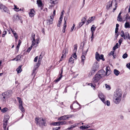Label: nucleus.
Wrapping results in <instances>:
<instances>
[{"label": "nucleus", "instance_id": "6", "mask_svg": "<svg viewBox=\"0 0 130 130\" xmlns=\"http://www.w3.org/2000/svg\"><path fill=\"white\" fill-rule=\"evenodd\" d=\"M96 74L102 78L105 75V72L104 70L102 69L99 71Z\"/></svg>", "mask_w": 130, "mask_h": 130}, {"label": "nucleus", "instance_id": "62", "mask_svg": "<svg viewBox=\"0 0 130 130\" xmlns=\"http://www.w3.org/2000/svg\"><path fill=\"white\" fill-rule=\"evenodd\" d=\"M73 57L75 59H76L77 58V55H76V53L75 52H74V53L73 55Z\"/></svg>", "mask_w": 130, "mask_h": 130}, {"label": "nucleus", "instance_id": "16", "mask_svg": "<svg viewBox=\"0 0 130 130\" xmlns=\"http://www.w3.org/2000/svg\"><path fill=\"white\" fill-rule=\"evenodd\" d=\"M35 12L34 10L33 9L30 10V11L29 13V14L30 17H34L35 14Z\"/></svg>", "mask_w": 130, "mask_h": 130}, {"label": "nucleus", "instance_id": "32", "mask_svg": "<svg viewBox=\"0 0 130 130\" xmlns=\"http://www.w3.org/2000/svg\"><path fill=\"white\" fill-rule=\"evenodd\" d=\"M21 42L20 40H19V42H18V45L17 46V51H18V50H19V48L20 46V44H21Z\"/></svg>", "mask_w": 130, "mask_h": 130}, {"label": "nucleus", "instance_id": "8", "mask_svg": "<svg viewBox=\"0 0 130 130\" xmlns=\"http://www.w3.org/2000/svg\"><path fill=\"white\" fill-rule=\"evenodd\" d=\"M121 36L125 39L128 38L130 40V33H122Z\"/></svg>", "mask_w": 130, "mask_h": 130}, {"label": "nucleus", "instance_id": "18", "mask_svg": "<svg viewBox=\"0 0 130 130\" xmlns=\"http://www.w3.org/2000/svg\"><path fill=\"white\" fill-rule=\"evenodd\" d=\"M110 70V68L109 67H106V72L105 73V75L108 76L109 75L111 72V71Z\"/></svg>", "mask_w": 130, "mask_h": 130}, {"label": "nucleus", "instance_id": "61", "mask_svg": "<svg viewBox=\"0 0 130 130\" xmlns=\"http://www.w3.org/2000/svg\"><path fill=\"white\" fill-rule=\"evenodd\" d=\"M114 53V51H111L110 52V53H109V55H113V56H113V54Z\"/></svg>", "mask_w": 130, "mask_h": 130}, {"label": "nucleus", "instance_id": "57", "mask_svg": "<svg viewBox=\"0 0 130 130\" xmlns=\"http://www.w3.org/2000/svg\"><path fill=\"white\" fill-rule=\"evenodd\" d=\"M93 35H94L93 33H92V35L91 37V41L92 42L93 41V38H94Z\"/></svg>", "mask_w": 130, "mask_h": 130}, {"label": "nucleus", "instance_id": "46", "mask_svg": "<svg viewBox=\"0 0 130 130\" xmlns=\"http://www.w3.org/2000/svg\"><path fill=\"white\" fill-rule=\"evenodd\" d=\"M86 18L85 17H84L82 19V22H84V23H85L86 21Z\"/></svg>", "mask_w": 130, "mask_h": 130}, {"label": "nucleus", "instance_id": "23", "mask_svg": "<svg viewBox=\"0 0 130 130\" xmlns=\"http://www.w3.org/2000/svg\"><path fill=\"white\" fill-rule=\"evenodd\" d=\"M95 71H96L92 69L91 71V72L89 73V76H92V75H93Z\"/></svg>", "mask_w": 130, "mask_h": 130}, {"label": "nucleus", "instance_id": "21", "mask_svg": "<svg viewBox=\"0 0 130 130\" xmlns=\"http://www.w3.org/2000/svg\"><path fill=\"white\" fill-rule=\"evenodd\" d=\"M61 73L59 75V78H58V79H57L56 80V81L57 82H58V81H59L60 80L61 78L62 77V72H63V69H62V68L61 69Z\"/></svg>", "mask_w": 130, "mask_h": 130}, {"label": "nucleus", "instance_id": "20", "mask_svg": "<svg viewBox=\"0 0 130 130\" xmlns=\"http://www.w3.org/2000/svg\"><path fill=\"white\" fill-rule=\"evenodd\" d=\"M112 2L111 1H109L106 7L107 9V10L109 9L112 6Z\"/></svg>", "mask_w": 130, "mask_h": 130}, {"label": "nucleus", "instance_id": "15", "mask_svg": "<svg viewBox=\"0 0 130 130\" xmlns=\"http://www.w3.org/2000/svg\"><path fill=\"white\" fill-rule=\"evenodd\" d=\"M14 21H17L21 20V17H19L18 15H15L14 16L13 19Z\"/></svg>", "mask_w": 130, "mask_h": 130}, {"label": "nucleus", "instance_id": "63", "mask_svg": "<svg viewBox=\"0 0 130 130\" xmlns=\"http://www.w3.org/2000/svg\"><path fill=\"white\" fill-rule=\"evenodd\" d=\"M106 104L107 106H109V105H110V102L109 101H108V100L107 101H106Z\"/></svg>", "mask_w": 130, "mask_h": 130}, {"label": "nucleus", "instance_id": "22", "mask_svg": "<svg viewBox=\"0 0 130 130\" xmlns=\"http://www.w3.org/2000/svg\"><path fill=\"white\" fill-rule=\"evenodd\" d=\"M22 66H20L17 69L16 71L18 73H21L22 71L21 69Z\"/></svg>", "mask_w": 130, "mask_h": 130}, {"label": "nucleus", "instance_id": "10", "mask_svg": "<svg viewBox=\"0 0 130 130\" xmlns=\"http://www.w3.org/2000/svg\"><path fill=\"white\" fill-rule=\"evenodd\" d=\"M94 70L96 71L99 69V65L98 62L96 61L94 62L92 67Z\"/></svg>", "mask_w": 130, "mask_h": 130}, {"label": "nucleus", "instance_id": "41", "mask_svg": "<svg viewBox=\"0 0 130 130\" xmlns=\"http://www.w3.org/2000/svg\"><path fill=\"white\" fill-rule=\"evenodd\" d=\"M125 28H129L130 27V25L128 22H126L125 24Z\"/></svg>", "mask_w": 130, "mask_h": 130}, {"label": "nucleus", "instance_id": "37", "mask_svg": "<svg viewBox=\"0 0 130 130\" xmlns=\"http://www.w3.org/2000/svg\"><path fill=\"white\" fill-rule=\"evenodd\" d=\"M14 9L15 10L18 11H19V10H21V9H20L19 10V8H18L17 7V6L14 5Z\"/></svg>", "mask_w": 130, "mask_h": 130}, {"label": "nucleus", "instance_id": "58", "mask_svg": "<svg viewBox=\"0 0 130 130\" xmlns=\"http://www.w3.org/2000/svg\"><path fill=\"white\" fill-rule=\"evenodd\" d=\"M115 8H114L113 9V12H114V11L116 10V8L117 7V3H115Z\"/></svg>", "mask_w": 130, "mask_h": 130}, {"label": "nucleus", "instance_id": "4", "mask_svg": "<svg viewBox=\"0 0 130 130\" xmlns=\"http://www.w3.org/2000/svg\"><path fill=\"white\" fill-rule=\"evenodd\" d=\"M0 9H3L5 12L10 14V11L8 9L1 3H0Z\"/></svg>", "mask_w": 130, "mask_h": 130}, {"label": "nucleus", "instance_id": "44", "mask_svg": "<svg viewBox=\"0 0 130 130\" xmlns=\"http://www.w3.org/2000/svg\"><path fill=\"white\" fill-rule=\"evenodd\" d=\"M105 86L106 88L108 90H109L111 88L110 86L107 85V84H105Z\"/></svg>", "mask_w": 130, "mask_h": 130}, {"label": "nucleus", "instance_id": "34", "mask_svg": "<svg viewBox=\"0 0 130 130\" xmlns=\"http://www.w3.org/2000/svg\"><path fill=\"white\" fill-rule=\"evenodd\" d=\"M118 46H119L118 43H116V44L113 47V50H115L116 49L118 48Z\"/></svg>", "mask_w": 130, "mask_h": 130}, {"label": "nucleus", "instance_id": "38", "mask_svg": "<svg viewBox=\"0 0 130 130\" xmlns=\"http://www.w3.org/2000/svg\"><path fill=\"white\" fill-rule=\"evenodd\" d=\"M36 40H35V39L34 38V39H33L32 42V45L31 46H34L36 44Z\"/></svg>", "mask_w": 130, "mask_h": 130}, {"label": "nucleus", "instance_id": "7", "mask_svg": "<svg viewBox=\"0 0 130 130\" xmlns=\"http://www.w3.org/2000/svg\"><path fill=\"white\" fill-rule=\"evenodd\" d=\"M88 48L86 51L85 52L83 51L82 55L81 57V62H82L83 65L84 64V60L85 59V55H86L87 53V52L88 51Z\"/></svg>", "mask_w": 130, "mask_h": 130}, {"label": "nucleus", "instance_id": "59", "mask_svg": "<svg viewBox=\"0 0 130 130\" xmlns=\"http://www.w3.org/2000/svg\"><path fill=\"white\" fill-rule=\"evenodd\" d=\"M38 56H36L34 60V61L35 62H36L37 61V60L38 59Z\"/></svg>", "mask_w": 130, "mask_h": 130}, {"label": "nucleus", "instance_id": "31", "mask_svg": "<svg viewBox=\"0 0 130 130\" xmlns=\"http://www.w3.org/2000/svg\"><path fill=\"white\" fill-rule=\"evenodd\" d=\"M8 110V109L6 108H4L1 110V111L3 113H4L7 111Z\"/></svg>", "mask_w": 130, "mask_h": 130}, {"label": "nucleus", "instance_id": "55", "mask_svg": "<svg viewBox=\"0 0 130 130\" xmlns=\"http://www.w3.org/2000/svg\"><path fill=\"white\" fill-rule=\"evenodd\" d=\"M123 40V39L122 38H121L120 39V40H119L118 41V42L119 43L120 45H121V43L122 41Z\"/></svg>", "mask_w": 130, "mask_h": 130}, {"label": "nucleus", "instance_id": "49", "mask_svg": "<svg viewBox=\"0 0 130 130\" xmlns=\"http://www.w3.org/2000/svg\"><path fill=\"white\" fill-rule=\"evenodd\" d=\"M84 22H79L78 23L79 27L80 28L84 24Z\"/></svg>", "mask_w": 130, "mask_h": 130}, {"label": "nucleus", "instance_id": "1", "mask_svg": "<svg viewBox=\"0 0 130 130\" xmlns=\"http://www.w3.org/2000/svg\"><path fill=\"white\" fill-rule=\"evenodd\" d=\"M36 124L40 126H45L46 123V120L42 118H35Z\"/></svg>", "mask_w": 130, "mask_h": 130}, {"label": "nucleus", "instance_id": "60", "mask_svg": "<svg viewBox=\"0 0 130 130\" xmlns=\"http://www.w3.org/2000/svg\"><path fill=\"white\" fill-rule=\"evenodd\" d=\"M13 35L14 36L15 38L17 39V38L18 35L17 33H13Z\"/></svg>", "mask_w": 130, "mask_h": 130}, {"label": "nucleus", "instance_id": "27", "mask_svg": "<svg viewBox=\"0 0 130 130\" xmlns=\"http://www.w3.org/2000/svg\"><path fill=\"white\" fill-rule=\"evenodd\" d=\"M125 20H125H126V21L128 20H130V16L128 14H127L125 16Z\"/></svg>", "mask_w": 130, "mask_h": 130}, {"label": "nucleus", "instance_id": "39", "mask_svg": "<svg viewBox=\"0 0 130 130\" xmlns=\"http://www.w3.org/2000/svg\"><path fill=\"white\" fill-rule=\"evenodd\" d=\"M40 63H39L38 62L37 63L36 65L34 67L35 68V70H36V69L37 68L40 66Z\"/></svg>", "mask_w": 130, "mask_h": 130}, {"label": "nucleus", "instance_id": "13", "mask_svg": "<svg viewBox=\"0 0 130 130\" xmlns=\"http://www.w3.org/2000/svg\"><path fill=\"white\" fill-rule=\"evenodd\" d=\"M54 20L53 16H50V19L47 20V23L49 24H52L53 23Z\"/></svg>", "mask_w": 130, "mask_h": 130}, {"label": "nucleus", "instance_id": "25", "mask_svg": "<svg viewBox=\"0 0 130 130\" xmlns=\"http://www.w3.org/2000/svg\"><path fill=\"white\" fill-rule=\"evenodd\" d=\"M96 28L94 25H93L91 27V32H93L95 31Z\"/></svg>", "mask_w": 130, "mask_h": 130}, {"label": "nucleus", "instance_id": "51", "mask_svg": "<svg viewBox=\"0 0 130 130\" xmlns=\"http://www.w3.org/2000/svg\"><path fill=\"white\" fill-rule=\"evenodd\" d=\"M62 17H63V16H62V15H61V16H60V17L59 18L60 20H59V23H61L62 19Z\"/></svg>", "mask_w": 130, "mask_h": 130}, {"label": "nucleus", "instance_id": "11", "mask_svg": "<svg viewBox=\"0 0 130 130\" xmlns=\"http://www.w3.org/2000/svg\"><path fill=\"white\" fill-rule=\"evenodd\" d=\"M121 98L115 97H113V102L116 104H118L120 102Z\"/></svg>", "mask_w": 130, "mask_h": 130}, {"label": "nucleus", "instance_id": "47", "mask_svg": "<svg viewBox=\"0 0 130 130\" xmlns=\"http://www.w3.org/2000/svg\"><path fill=\"white\" fill-rule=\"evenodd\" d=\"M73 60H74V59H73V58L72 57H71L70 58L69 61V62H72V63H73L74 62Z\"/></svg>", "mask_w": 130, "mask_h": 130}, {"label": "nucleus", "instance_id": "48", "mask_svg": "<svg viewBox=\"0 0 130 130\" xmlns=\"http://www.w3.org/2000/svg\"><path fill=\"white\" fill-rule=\"evenodd\" d=\"M66 56V54H62V56L61 57V59H60V61H61L62 60V59L64 57H65Z\"/></svg>", "mask_w": 130, "mask_h": 130}, {"label": "nucleus", "instance_id": "19", "mask_svg": "<svg viewBox=\"0 0 130 130\" xmlns=\"http://www.w3.org/2000/svg\"><path fill=\"white\" fill-rule=\"evenodd\" d=\"M37 4L38 7L42 6H44L42 2L40 0H38L37 1Z\"/></svg>", "mask_w": 130, "mask_h": 130}, {"label": "nucleus", "instance_id": "40", "mask_svg": "<svg viewBox=\"0 0 130 130\" xmlns=\"http://www.w3.org/2000/svg\"><path fill=\"white\" fill-rule=\"evenodd\" d=\"M68 52V50L67 49H64L62 52V54H66Z\"/></svg>", "mask_w": 130, "mask_h": 130}, {"label": "nucleus", "instance_id": "5", "mask_svg": "<svg viewBox=\"0 0 130 130\" xmlns=\"http://www.w3.org/2000/svg\"><path fill=\"white\" fill-rule=\"evenodd\" d=\"M101 78L100 76L96 74L94 76L92 79V81L93 83H96L98 82L101 79Z\"/></svg>", "mask_w": 130, "mask_h": 130}, {"label": "nucleus", "instance_id": "3", "mask_svg": "<svg viewBox=\"0 0 130 130\" xmlns=\"http://www.w3.org/2000/svg\"><path fill=\"white\" fill-rule=\"evenodd\" d=\"M104 55H103L101 54L100 55V54L96 52L95 53V58L98 61H99L100 59H102L103 61L105 60V59L103 58Z\"/></svg>", "mask_w": 130, "mask_h": 130}, {"label": "nucleus", "instance_id": "45", "mask_svg": "<svg viewBox=\"0 0 130 130\" xmlns=\"http://www.w3.org/2000/svg\"><path fill=\"white\" fill-rule=\"evenodd\" d=\"M41 55H40L39 56V57L38 61V62L40 63V62L42 60V57H41Z\"/></svg>", "mask_w": 130, "mask_h": 130}, {"label": "nucleus", "instance_id": "24", "mask_svg": "<svg viewBox=\"0 0 130 130\" xmlns=\"http://www.w3.org/2000/svg\"><path fill=\"white\" fill-rule=\"evenodd\" d=\"M94 17H92L90 18H89L88 20L87 23V24H88L89 23H90L91 22L94 20Z\"/></svg>", "mask_w": 130, "mask_h": 130}, {"label": "nucleus", "instance_id": "42", "mask_svg": "<svg viewBox=\"0 0 130 130\" xmlns=\"http://www.w3.org/2000/svg\"><path fill=\"white\" fill-rule=\"evenodd\" d=\"M117 20L118 21L121 22L122 21V18L121 16H118L117 18Z\"/></svg>", "mask_w": 130, "mask_h": 130}, {"label": "nucleus", "instance_id": "56", "mask_svg": "<svg viewBox=\"0 0 130 130\" xmlns=\"http://www.w3.org/2000/svg\"><path fill=\"white\" fill-rule=\"evenodd\" d=\"M77 46H75L74 48V52L76 53L77 50Z\"/></svg>", "mask_w": 130, "mask_h": 130}, {"label": "nucleus", "instance_id": "17", "mask_svg": "<svg viewBox=\"0 0 130 130\" xmlns=\"http://www.w3.org/2000/svg\"><path fill=\"white\" fill-rule=\"evenodd\" d=\"M69 118V117L68 115H64L60 117L58 119V120H66Z\"/></svg>", "mask_w": 130, "mask_h": 130}, {"label": "nucleus", "instance_id": "43", "mask_svg": "<svg viewBox=\"0 0 130 130\" xmlns=\"http://www.w3.org/2000/svg\"><path fill=\"white\" fill-rule=\"evenodd\" d=\"M64 27H63V29L64 30L65 29H66V26H67V25H66V20L65 18L64 19ZM65 32V30H64V31H63V32Z\"/></svg>", "mask_w": 130, "mask_h": 130}, {"label": "nucleus", "instance_id": "52", "mask_svg": "<svg viewBox=\"0 0 130 130\" xmlns=\"http://www.w3.org/2000/svg\"><path fill=\"white\" fill-rule=\"evenodd\" d=\"M52 124L54 125H59V122H56L53 123Z\"/></svg>", "mask_w": 130, "mask_h": 130}, {"label": "nucleus", "instance_id": "33", "mask_svg": "<svg viewBox=\"0 0 130 130\" xmlns=\"http://www.w3.org/2000/svg\"><path fill=\"white\" fill-rule=\"evenodd\" d=\"M21 57V55H18L16 58V60L17 61H18V60H20Z\"/></svg>", "mask_w": 130, "mask_h": 130}, {"label": "nucleus", "instance_id": "2", "mask_svg": "<svg viewBox=\"0 0 130 130\" xmlns=\"http://www.w3.org/2000/svg\"><path fill=\"white\" fill-rule=\"evenodd\" d=\"M122 93L120 90H117L115 92L113 97L122 98Z\"/></svg>", "mask_w": 130, "mask_h": 130}, {"label": "nucleus", "instance_id": "53", "mask_svg": "<svg viewBox=\"0 0 130 130\" xmlns=\"http://www.w3.org/2000/svg\"><path fill=\"white\" fill-rule=\"evenodd\" d=\"M32 47V46H31V47H29L27 50V52H29L31 50Z\"/></svg>", "mask_w": 130, "mask_h": 130}, {"label": "nucleus", "instance_id": "9", "mask_svg": "<svg viewBox=\"0 0 130 130\" xmlns=\"http://www.w3.org/2000/svg\"><path fill=\"white\" fill-rule=\"evenodd\" d=\"M99 96L102 102L104 104H106V102L105 100L106 97L102 93H99Z\"/></svg>", "mask_w": 130, "mask_h": 130}, {"label": "nucleus", "instance_id": "14", "mask_svg": "<svg viewBox=\"0 0 130 130\" xmlns=\"http://www.w3.org/2000/svg\"><path fill=\"white\" fill-rule=\"evenodd\" d=\"M8 118L7 119H5L3 121V127L4 130H6V128L8 121Z\"/></svg>", "mask_w": 130, "mask_h": 130}, {"label": "nucleus", "instance_id": "64", "mask_svg": "<svg viewBox=\"0 0 130 130\" xmlns=\"http://www.w3.org/2000/svg\"><path fill=\"white\" fill-rule=\"evenodd\" d=\"M119 33H116V34H115V38L116 39H117L118 35H119Z\"/></svg>", "mask_w": 130, "mask_h": 130}, {"label": "nucleus", "instance_id": "36", "mask_svg": "<svg viewBox=\"0 0 130 130\" xmlns=\"http://www.w3.org/2000/svg\"><path fill=\"white\" fill-rule=\"evenodd\" d=\"M17 99L19 101V105L22 104V101L21 99L19 97H17Z\"/></svg>", "mask_w": 130, "mask_h": 130}, {"label": "nucleus", "instance_id": "28", "mask_svg": "<svg viewBox=\"0 0 130 130\" xmlns=\"http://www.w3.org/2000/svg\"><path fill=\"white\" fill-rule=\"evenodd\" d=\"M90 127L89 125H87L86 126L83 125L80 126V127L82 129H85L88 128Z\"/></svg>", "mask_w": 130, "mask_h": 130}, {"label": "nucleus", "instance_id": "54", "mask_svg": "<svg viewBox=\"0 0 130 130\" xmlns=\"http://www.w3.org/2000/svg\"><path fill=\"white\" fill-rule=\"evenodd\" d=\"M126 67L129 69L130 70V62L127 63L126 65Z\"/></svg>", "mask_w": 130, "mask_h": 130}, {"label": "nucleus", "instance_id": "26", "mask_svg": "<svg viewBox=\"0 0 130 130\" xmlns=\"http://www.w3.org/2000/svg\"><path fill=\"white\" fill-rule=\"evenodd\" d=\"M19 108L20 109L22 112H24V109L23 106L22 104L19 105Z\"/></svg>", "mask_w": 130, "mask_h": 130}, {"label": "nucleus", "instance_id": "30", "mask_svg": "<svg viewBox=\"0 0 130 130\" xmlns=\"http://www.w3.org/2000/svg\"><path fill=\"white\" fill-rule=\"evenodd\" d=\"M114 74L118 76L120 73V72L116 69H115L114 70Z\"/></svg>", "mask_w": 130, "mask_h": 130}, {"label": "nucleus", "instance_id": "35", "mask_svg": "<svg viewBox=\"0 0 130 130\" xmlns=\"http://www.w3.org/2000/svg\"><path fill=\"white\" fill-rule=\"evenodd\" d=\"M59 122V125H62L63 124H66L67 123V122L66 121H61Z\"/></svg>", "mask_w": 130, "mask_h": 130}, {"label": "nucleus", "instance_id": "12", "mask_svg": "<svg viewBox=\"0 0 130 130\" xmlns=\"http://www.w3.org/2000/svg\"><path fill=\"white\" fill-rule=\"evenodd\" d=\"M10 91H8L4 93V96H3V98L4 99H7L11 95Z\"/></svg>", "mask_w": 130, "mask_h": 130}, {"label": "nucleus", "instance_id": "29", "mask_svg": "<svg viewBox=\"0 0 130 130\" xmlns=\"http://www.w3.org/2000/svg\"><path fill=\"white\" fill-rule=\"evenodd\" d=\"M51 3L54 4H55L58 3L57 0H50Z\"/></svg>", "mask_w": 130, "mask_h": 130}, {"label": "nucleus", "instance_id": "50", "mask_svg": "<svg viewBox=\"0 0 130 130\" xmlns=\"http://www.w3.org/2000/svg\"><path fill=\"white\" fill-rule=\"evenodd\" d=\"M127 55L126 54V53H125L122 56L123 58L124 59H125L126 58H127Z\"/></svg>", "mask_w": 130, "mask_h": 130}]
</instances>
